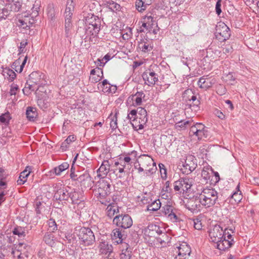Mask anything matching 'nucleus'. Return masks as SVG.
<instances>
[{
	"label": "nucleus",
	"mask_w": 259,
	"mask_h": 259,
	"mask_svg": "<svg viewBox=\"0 0 259 259\" xmlns=\"http://www.w3.org/2000/svg\"><path fill=\"white\" fill-rule=\"evenodd\" d=\"M111 180L108 178L100 179L97 183L94 190L95 195L104 205H107L110 199L107 197L111 193Z\"/></svg>",
	"instance_id": "1"
},
{
	"label": "nucleus",
	"mask_w": 259,
	"mask_h": 259,
	"mask_svg": "<svg viewBox=\"0 0 259 259\" xmlns=\"http://www.w3.org/2000/svg\"><path fill=\"white\" fill-rule=\"evenodd\" d=\"M202 205L206 207L212 206L215 204H220L221 198L214 189L205 188L199 195Z\"/></svg>",
	"instance_id": "2"
},
{
	"label": "nucleus",
	"mask_w": 259,
	"mask_h": 259,
	"mask_svg": "<svg viewBox=\"0 0 259 259\" xmlns=\"http://www.w3.org/2000/svg\"><path fill=\"white\" fill-rule=\"evenodd\" d=\"M75 233L85 246L92 245L95 242V235L90 228L76 227Z\"/></svg>",
	"instance_id": "3"
},
{
	"label": "nucleus",
	"mask_w": 259,
	"mask_h": 259,
	"mask_svg": "<svg viewBox=\"0 0 259 259\" xmlns=\"http://www.w3.org/2000/svg\"><path fill=\"white\" fill-rule=\"evenodd\" d=\"M85 24L88 27L86 29L87 33L90 31L92 35H95L98 34L101 26V21L98 17L92 14H88L85 17Z\"/></svg>",
	"instance_id": "4"
},
{
	"label": "nucleus",
	"mask_w": 259,
	"mask_h": 259,
	"mask_svg": "<svg viewBox=\"0 0 259 259\" xmlns=\"http://www.w3.org/2000/svg\"><path fill=\"white\" fill-rule=\"evenodd\" d=\"M113 224L118 227L126 229L133 225V220L127 214H119L113 218Z\"/></svg>",
	"instance_id": "5"
},
{
	"label": "nucleus",
	"mask_w": 259,
	"mask_h": 259,
	"mask_svg": "<svg viewBox=\"0 0 259 259\" xmlns=\"http://www.w3.org/2000/svg\"><path fill=\"white\" fill-rule=\"evenodd\" d=\"M193 183V180L192 178H189L188 177L181 178L178 181L175 182L174 190L176 191L181 190L183 193H186L190 189Z\"/></svg>",
	"instance_id": "6"
},
{
	"label": "nucleus",
	"mask_w": 259,
	"mask_h": 259,
	"mask_svg": "<svg viewBox=\"0 0 259 259\" xmlns=\"http://www.w3.org/2000/svg\"><path fill=\"white\" fill-rule=\"evenodd\" d=\"M230 31L229 28L225 23H222L216 27L215 37L221 42L224 41L230 37Z\"/></svg>",
	"instance_id": "7"
},
{
	"label": "nucleus",
	"mask_w": 259,
	"mask_h": 259,
	"mask_svg": "<svg viewBox=\"0 0 259 259\" xmlns=\"http://www.w3.org/2000/svg\"><path fill=\"white\" fill-rule=\"evenodd\" d=\"M202 205V202L200 200V196L193 197L189 199L185 204L187 209L193 213H196L199 211Z\"/></svg>",
	"instance_id": "8"
},
{
	"label": "nucleus",
	"mask_w": 259,
	"mask_h": 259,
	"mask_svg": "<svg viewBox=\"0 0 259 259\" xmlns=\"http://www.w3.org/2000/svg\"><path fill=\"white\" fill-rule=\"evenodd\" d=\"M161 211L164 215L167 217L172 222L180 221V219L175 212L176 209L171 205H165L162 207Z\"/></svg>",
	"instance_id": "9"
},
{
	"label": "nucleus",
	"mask_w": 259,
	"mask_h": 259,
	"mask_svg": "<svg viewBox=\"0 0 259 259\" xmlns=\"http://www.w3.org/2000/svg\"><path fill=\"white\" fill-rule=\"evenodd\" d=\"M45 75L38 71L32 72L29 75V81L30 83L38 85V87H40L43 84H46L47 81L44 79Z\"/></svg>",
	"instance_id": "10"
},
{
	"label": "nucleus",
	"mask_w": 259,
	"mask_h": 259,
	"mask_svg": "<svg viewBox=\"0 0 259 259\" xmlns=\"http://www.w3.org/2000/svg\"><path fill=\"white\" fill-rule=\"evenodd\" d=\"M223 228L220 226L216 225L213 229L209 232V237L212 242L218 243L222 238Z\"/></svg>",
	"instance_id": "11"
},
{
	"label": "nucleus",
	"mask_w": 259,
	"mask_h": 259,
	"mask_svg": "<svg viewBox=\"0 0 259 259\" xmlns=\"http://www.w3.org/2000/svg\"><path fill=\"white\" fill-rule=\"evenodd\" d=\"M138 120L139 130L144 128V125L148 121L147 114L146 109L142 107L138 108Z\"/></svg>",
	"instance_id": "12"
},
{
	"label": "nucleus",
	"mask_w": 259,
	"mask_h": 259,
	"mask_svg": "<svg viewBox=\"0 0 259 259\" xmlns=\"http://www.w3.org/2000/svg\"><path fill=\"white\" fill-rule=\"evenodd\" d=\"M69 193L67 189L65 188H61L57 190L55 192L54 198L56 200L64 201V203H66V201L69 199Z\"/></svg>",
	"instance_id": "13"
},
{
	"label": "nucleus",
	"mask_w": 259,
	"mask_h": 259,
	"mask_svg": "<svg viewBox=\"0 0 259 259\" xmlns=\"http://www.w3.org/2000/svg\"><path fill=\"white\" fill-rule=\"evenodd\" d=\"M142 77L145 80V82L149 86L155 84L158 81L157 75L153 71H146L143 73Z\"/></svg>",
	"instance_id": "14"
},
{
	"label": "nucleus",
	"mask_w": 259,
	"mask_h": 259,
	"mask_svg": "<svg viewBox=\"0 0 259 259\" xmlns=\"http://www.w3.org/2000/svg\"><path fill=\"white\" fill-rule=\"evenodd\" d=\"M69 199L71 201L72 204H80L81 203H83L84 197L82 192L74 190L70 192ZM82 204H83V203Z\"/></svg>",
	"instance_id": "15"
},
{
	"label": "nucleus",
	"mask_w": 259,
	"mask_h": 259,
	"mask_svg": "<svg viewBox=\"0 0 259 259\" xmlns=\"http://www.w3.org/2000/svg\"><path fill=\"white\" fill-rule=\"evenodd\" d=\"M78 182L80 183L81 186L87 188L92 187L93 180L89 172L85 171L83 174L80 175Z\"/></svg>",
	"instance_id": "16"
},
{
	"label": "nucleus",
	"mask_w": 259,
	"mask_h": 259,
	"mask_svg": "<svg viewBox=\"0 0 259 259\" xmlns=\"http://www.w3.org/2000/svg\"><path fill=\"white\" fill-rule=\"evenodd\" d=\"M234 243L233 239L229 240L226 239V237L224 236L217 243V247L220 250L225 251L230 248Z\"/></svg>",
	"instance_id": "17"
},
{
	"label": "nucleus",
	"mask_w": 259,
	"mask_h": 259,
	"mask_svg": "<svg viewBox=\"0 0 259 259\" xmlns=\"http://www.w3.org/2000/svg\"><path fill=\"white\" fill-rule=\"evenodd\" d=\"M3 1L5 4L7 9H10L11 11L18 12L21 8V3L18 1L3 0Z\"/></svg>",
	"instance_id": "18"
},
{
	"label": "nucleus",
	"mask_w": 259,
	"mask_h": 259,
	"mask_svg": "<svg viewBox=\"0 0 259 259\" xmlns=\"http://www.w3.org/2000/svg\"><path fill=\"white\" fill-rule=\"evenodd\" d=\"M112 240L117 244L122 243L123 240L124 235L122 233L121 230L119 228H115L112 231L111 234Z\"/></svg>",
	"instance_id": "19"
},
{
	"label": "nucleus",
	"mask_w": 259,
	"mask_h": 259,
	"mask_svg": "<svg viewBox=\"0 0 259 259\" xmlns=\"http://www.w3.org/2000/svg\"><path fill=\"white\" fill-rule=\"evenodd\" d=\"M109 170L110 164L108 160H104L97 170L98 176L99 177H105L109 172Z\"/></svg>",
	"instance_id": "20"
},
{
	"label": "nucleus",
	"mask_w": 259,
	"mask_h": 259,
	"mask_svg": "<svg viewBox=\"0 0 259 259\" xmlns=\"http://www.w3.org/2000/svg\"><path fill=\"white\" fill-rule=\"evenodd\" d=\"M177 248L178 249V255L182 256V257H184L186 255H190L191 253V248L186 242H183V243L180 244Z\"/></svg>",
	"instance_id": "21"
},
{
	"label": "nucleus",
	"mask_w": 259,
	"mask_h": 259,
	"mask_svg": "<svg viewBox=\"0 0 259 259\" xmlns=\"http://www.w3.org/2000/svg\"><path fill=\"white\" fill-rule=\"evenodd\" d=\"M107 207L106 208L107 216L111 219L115 214L119 213L118 207L115 203H108Z\"/></svg>",
	"instance_id": "22"
},
{
	"label": "nucleus",
	"mask_w": 259,
	"mask_h": 259,
	"mask_svg": "<svg viewBox=\"0 0 259 259\" xmlns=\"http://www.w3.org/2000/svg\"><path fill=\"white\" fill-rule=\"evenodd\" d=\"M213 170L211 167L209 166L204 167L201 172V176L205 180L207 181H207L209 180V182L212 183V179L210 178L213 177Z\"/></svg>",
	"instance_id": "23"
},
{
	"label": "nucleus",
	"mask_w": 259,
	"mask_h": 259,
	"mask_svg": "<svg viewBox=\"0 0 259 259\" xmlns=\"http://www.w3.org/2000/svg\"><path fill=\"white\" fill-rule=\"evenodd\" d=\"M69 165L67 162H63L58 166L54 167L53 169L49 171L50 176L52 174H55L57 176H59L62 172L69 168Z\"/></svg>",
	"instance_id": "24"
},
{
	"label": "nucleus",
	"mask_w": 259,
	"mask_h": 259,
	"mask_svg": "<svg viewBox=\"0 0 259 259\" xmlns=\"http://www.w3.org/2000/svg\"><path fill=\"white\" fill-rule=\"evenodd\" d=\"M145 97V94L143 92H137L135 95H133L132 100L134 106H139L142 104V99Z\"/></svg>",
	"instance_id": "25"
},
{
	"label": "nucleus",
	"mask_w": 259,
	"mask_h": 259,
	"mask_svg": "<svg viewBox=\"0 0 259 259\" xmlns=\"http://www.w3.org/2000/svg\"><path fill=\"white\" fill-rule=\"evenodd\" d=\"M185 162L188 165L189 169L193 171L195 169L197 166L196 159L192 155L188 156L185 160Z\"/></svg>",
	"instance_id": "26"
},
{
	"label": "nucleus",
	"mask_w": 259,
	"mask_h": 259,
	"mask_svg": "<svg viewBox=\"0 0 259 259\" xmlns=\"http://www.w3.org/2000/svg\"><path fill=\"white\" fill-rule=\"evenodd\" d=\"M26 115L29 121H34L37 116L36 109L32 107H28L26 111Z\"/></svg>",
	"instance_id": "27"
},
{
	"label": "nucleus",
	"mask_w": 259,
	"mask_h": 259,
	"mask_svg": "<svg viewBox=\"0 0 259 259\" xmlns=\"http://www.w3.org/2000/svg\"><path fill=\"white\" fill-rule=\"evenodd\" d=\"M12 119V116L9 112L7 111L5 113H3L0 115V125H4L8 126L10 120Z\"/></svg>",
	"instance_id": "28"
},
{
	"label": "nucleus",
	"mask_w": 259,
	"mask_h": 259,
	"mask_svg": "<svg viewBox=\"0 0 259 259\" xmlns=\"http://www.w3.org/2000/svg\"><path fill=\"white\" fill-rule=\"evenodd\" d=\"M183 95V98L186 101H192V102H194L197 97V96L192 89L185 90Z\"/></svg>",
	"instance_id": "29"
},
{
	"label": "nucleus",
	"mask_w": 259,
	"mask_h": 259,
	"mask_svg": "<svg viewBox=\"0 0 259 259\" xmlns=\"http://www.w3.org/2000/svg\"><path fill=\"white\" fill-rule=\"evenodd\" d=\"M12 232L14 235H18L20 238H24L26 236L28 231L25 228L17 226L13 229Z\"/></svg>",
	"instance_id": "30"
},
{
	"label": "nucleus",
	"mask_w": 259,
	"mask_h": 259,
	"mask_svg": "<svg viewBox=\"0 0 259 259\" xmlns=\"http://www.w3.org/2000/svg\"><path fill=\"white\" fill-rule=\"evenodd\" d=\"M145 21H146L147 23V30L151 32V31H152V29L155 27L156 25L157 24V23L154 20V18L153 17H152L151 15H146L145 17L144 18Z\"/></svg>",
	"instance_id": "31"
},
{
	"label": "nucleus",
	"mask_w": 259,
	"mask_h": 259,
	"mask_svg": "<svg viewBox=\"0 0 259 259\" xmlns=\"http://www.w3.org/2000/svg\"><path fill=\"white\" fill-rule=\"evenodd\" d=\"M161 205V203L159 199L155 200L147 205V209L149 211H157L160 209Z\"/></svg>",
	"instance_id": "32"
},
{
	"label": "nucleus",
	"mask_w": 259,
	"mask_h": 259,
	"mask_svg": "<svg viewBox=\"0 0 259 259\" xmlns=\"http://www.w3.org/2000/svg\"><path fill=\"white\" fill-rule=\"evenodd\" d=\"M44 241L51 247L55 245V237L50 232H47L45 234L44 237Z\"/></svg>",
	"instance_id": "33"
},
{
	"label": "nucleus",
	"mask_w": 259,
	"mask_h": 259,
	"mask_svg": "<svg viewBox=\"0 0 259 259\" xmlns=\"http://www.w3.org/2000/svg\"><path fill=\"white\" fill-rule=\"evenodd\" d=\"M75 231L73 233L72 230H68L65 233L64 239L66 240L69 244H73L76 240Z\"/></svg>",
	"instance_id": "34"
},
{
	"label": "nucleus",
	"mask_w": 259,
	"mask_h": 259,
	"mask_svg": "<svg viewBox=\"0 0 259 259\" xmlns=\"http://www.w3.org/2000/svg\"><path fill=\"white\" fill-rule=\"evenodd\" d=\"M191 122L190 120H182L176 123L175 126L178 130H185L188 126L191 125Z\"/></svg>",
	"instance_id": "35"
},
{
	"label": "nucleus",
	"mask_w": 259,
	"mask_h": 259,
	"mask_svg": "<svg viewBox=\"0 0 259 259\" xmlns=\"http://www.w3.org/2000/svg\"><path fill=\"white\" fill-rule=\"evenodd\" d=\"M242 195L241 192L239 190V184L236 188V191L234 192L231 196V198L234 199L235 202L239 203L242 199Z\"/></svg>",
	"instance_id": "36"
},
{
	"label": "nucleus",
	"mask_w": 259,
	"mask_h": 259,
	"mask_svg": "<svg viewBox=\"0 0 259 259\" xmlns=\"http://www.w3.org/2000/svg\"><path fill=\"white\" fill-rule=\"evenodd\" d=\"M29 174L30 171L26 169L21 172L19 176V179L17 180L18 185H21L24 184L26 182L27 180L26 178Z\"/></svg>",
	"instance_id": "37"
},
{
	"label": "nucleus",
	"mask_w": 259,
	"mask_h": 259,
	"mask_svg": "<svg viewBox=\"0 0 259 259\" xmlns=\"http://www.w3.org/2000/svg\"><path fill=\"white\" fill-rule=\"evenodd\" d=\"M4 75L10 81H13L16 77V73L11 69L6 68L4 70Z\"/></svg>",
	"instance_id": "38"
},
{
	"label": "nucleus",
	"mask_w": 259,
	"mask_h": 259,
	"mask_svg": "<svg viewBox=\"0 0 259 259\" xmlns=\"http://www.w3.org/2000/svg\"><path fill=\"white\" fill-rule=\"evenodd\" d=\"M108 119L110 121V125L112 130H114L117 128V113L114 115L111 114Z\"/></svg>",
	"instance_id": "39"
},
{
	"label": "nucleus",
	"mask_w": 259,
	"mask_h": 259,
	"mask_svg": "<svg viewBox=\"0 0 259 259\" xmlns=\"http://www.w3.org/2000/svg\"><path fill=\"white\" fill-rule=\"evenodd\" d=\"M197 84L200 88L205 90H206L211 87L210 82L207 81L206 79L204 76H202L199 78Z\"/></svg>",
	"instance_id": "40"
},
{
	"label": "nucleus",
	"mask_w": 259,
	"mask_h": 259,
	"mask_svg": "<svg viewBox=\"0 0 259 259\" xmlns=\"http://www.w3.org/2000/svg\"><path fill=\"white\" fill-rule=\"evenodd\" d=\"M7 177L4 174H0V191H6L8 188Z\"/></svg>",
	"instance_id": "41"
},
{
	"label": "nucleus",
	"mask_w": 259,
	"mask_h": 259,
	"mask_svg": "<svg viewBox=\"0 0 259 259\" xmlns=\"http://www.w3.org/2000/svg\"><path fill=\"white\" fill-rule=\"evenodd\" d=\"M40 88L38 87L36 89L34 88L33 84H29L28 81L26 83L25 88L23 89L24 94L29 95L32 91H37Z\"/></svg>",
	"instance_id": "42"
},
{
	"label": "nucleus",
	"mask_w": 259,
	"mask_h": 259,
	"mask_svg": "<svg viewBox=\"0 0 259 259\" xmlns=\"http://www.w3.org/2000/svg\"><path fill=\"white\" fill-rule=\"evenodd\" d=\"M140 161L143 165L144 163L147 164V166L149 165L151 163H152V165L153 167L156 166L155 163L153 162V159L150 157L146 155H142V157H140Z\"/></svg>",
	"instance_id": "43"
},
{
	"label": "nucleus",
	"mask_w": 259,
	"mask_h": 259,
	"mask_svg": "<svg viewBox=\"0 0 259 259\" xmlns=\"http://www.w3.org/2000/svg\"><path fill=\"white\" fill-rule=\"evenodd\" d=\"M158 230V226L154 224H150L148 225L145 232L151 235H154V233Z\"/></svg>",
	"instance_id": "44"
},
{
	"label": "nucleus",
	"mask_w": 259,
	"mask_h": 259,
	"mask_svg": "<svg viewBox=\"0 0 259 259\" xmlns=\"http://www.w3.org/2000/svg\"><path fill=\"white\" fill-rule=\"evenodd\" d=\"M132 256V250L122 249L120 254V259H131Z\"/></svg>",
	"instance_id": "45"
},
{
	"label": "nucleus",
	"mask_w": 259,
	"mask_h": 259,
	"mask_svg": "<svg viewBox=\"0 0 259 259\" xmlns=\"http://www.w3.org/2000/svg\"><path fill=\"white\" fill-rule=\"evenodd\" d=\"M182 165H181L180 163L179 164V167H180V170L183 174L188 175L193 171L191 169H189L188 165H187L185 162L182 161Z\"/></svg>",
	"instance_id": "46"
},
{
	"label": "nucleus",
	"mask_w": 259,
	"mask_h": 259,
	"mask_svg": "<svg viewBox=\"0 0 259 259\" xmlns=\"http://www.w3.org/2000/svg\"><path fill=\"white\" fill-rule=\"evenodd\" d=\"M48 230L50 231V232H54L57 230V225L55 220L53 219H50L48 221Z\"/></svg>",
	"instance_id": "47"
},
{
	"label": "nucleus",
	"mask_w": 259,
	"mask_h": 259,
	"mask_svg": "<svg viewBox=\"0 0 259 259\" xmlns=\"http://www.w3.org/2000/svg\"><path fill=\"white\" fill-rule=\"evenodd\" d=\"M107 6L108 7L109 9L113 12L118 10L120 8V5L113 1L107 2Z\"/></svg>",
	"instance_id": "48"
},
{
	"label": "nucleus",
	"mask_w": 259,
	"mask_h": 259,
	"mask_svg": "<svg viewBox=\"0 0 259 259\" xmlns=\"http://www.w3.org/2000/svg\"><path fill=\"white\" fill-rule=\"evenodd\" d=\"M40 7V0H36L32 8V13L34 15L36 16L38 14V11Z\"/></svg>",
	"instance_id": "49"
},
{
	"label": "nucleus",
	"mask_w": 259,
	"mask_h": 259,
	"mask_svg": "<svg viewBox=\"0 0 259 259\" xmlns=\"http://www.w3.org/2000/svg\"><path fill=\"white\" fill-rule=\"evenodd\" d=\"M136 7L138 11L142 12L146 9V5L142 0H138L136 2Z\"/></svg>",
	"instance_id": "50"
},
{
	"label": "nucleus",
	"mask_w": 259,
	"mask_h": 259,
	"mask_svg": "<svg viewBox=\"0 0 259 259\" xmlns=\"http://www.w3.org/2000/svg\"><path fill=\"white\" fill-rule=\"evenodd\" d=\"M198 140H201L203 137L206 138L207 136V131L205 130L198 131L195 135Z\"/></svg>",
	"instance_id": "51"
},
{
	"label": "nucleus",
	"mask_w": 259,
	"mask_h": 259,
	"mask_svg": "<svg viewBox=\"0 0 259 259\" xmlns=\"http://www.w3.org/2000/svg\"><path fill=\"white\" fill-rule=\"evenodd\" d=\"M103 247H105V253L106 254L108 253H111L112 251V245L108 244L107 242H102V245L101 248L102 249Z\"/></svg>",
	"instance_id": "52"
},
{
	"label": "nucleus",
	"mask_w": 259,
	"mask_h": 259,
	"mask_svg": "<svg viewBox=\"0 0 259 259\" xmlns=\"http://www.w3.org/2000/svg\"><path fill=\"white\" fill-rule=\"evenodd\" d=\"M19 90L18 86L14 83L12 84L11 85V89L9 94L11 96L16 95L17 91Z\"/></svg>",
	"instance_id": "53"
},
{
	"label": "nucleus",
	"mask_w": 259,
	"mask_h": 259,
	"mask_svg": "<svg viewBox=\"0 0 259 259\" xmlns=\"http://www.w3.org/2000/svg\"><path fill=\"white\" fill-rule=\"evenodd\" d=\"M131 117L132 118L133 122H136L138 121V109L137 110L133 109L130 112Z\"/></svg>",
	"instance_id": "54"
},
{
	"label": "nucleus",
	"mask_w": 259,
	"mask_h": 259,
	"mask_svg": "<svg viewBox=\"0 0 259 259\" xmlns=\"http://www.w3.org/2000/svg\"><path fill=\"white\" fill-rule=\"evenodd\" d=\"M72 27V23H66L65 22V31L66 36L67 37L69 36L70 33V30Z\"/></svg>",
	"instance_id": "55"
},
{
	"label": "nucleus",
	"mask_w": 259,
	"mask_h": 259,
	"mask_svg": "<svg viewBox=\"0 0 259 259\" xmlns=\"http://www.w3.org/2000/svg\"><path fill=\"white\" fill-rule=\"evenodd\" d=\"M74 11H73L72 9H70V8L69 9H65V11L64 12L65 18H68V19H72Z\"/></svg>",
	"instance_id": "56"
},
{
	"label": "nucleus",
	"mask_w": 259,
	"mask_h": 259,
	"mask_svg": "<svg viewBox=\"0 0 259 259\" xmlns=\"http://www.w3.org/2000/svg\"><path fill=\"white\" fill-rule=\"evenodd\" d=\"M27 247L28 246L26 245V244L24 243H19L16 245V248L18 251L22 252L26 250V247Z\"/></svg>",
	"instance_id": "57"
},
{
	"label": "nucleus",
	"mask_w": 259,
	"mask_h": 259,
	"mask_svg": "<svg viewBox=\"0 0 259 259\" xmlns=\"http://www.w3.org/2000/svg\"><path fill=\"white\" fill-rule=\"evenodd\" d=\"M80 175L79 171H76L75 172H70V177L73 181L78 182V179L80 178Z\"/></svg>",
	"instance_id": "58"
},
{
	"label": "nucleus",
	"mask_w": 259,
	"mask_h": 259,
	"mask_svg": "<svg viewBox=\"0 0 259 259\" xmlns=\"http://www.w3.org/2000/svg\"><path fill=\"white\" fill-rule=\"evenodd\" d=\"M103 74H102V76H100L99 74H97L96 76L94 75L90 77V79L92 82L97 83L101 80Z\"/></svg>",
	"instance_id": "59"
},
{
	"label": "nucleus",
	"mask_w": 259,
	"mask_h": 259,
	"mask_svg": "<svg viewBox=\"0 0 259 259\" xmlns=\"http://www.w3.org/2000/svg\"><path fill=\"white\" fill-rule=\"evenodd\" d=\"M216 14L219 16L222 13L221 10V0H218L215 7Z\"/></svg>",
	"instance_id": "60"
},
{
	"label": "nucleus",
	"mask_w": 259,
	"mask_h": 259,
	"mask_svg": "<svg viewBox=\"0 0 259 259\" xmlns=\"http://www.w3.org/2000/svg\"><path fill=\"white\" fill-rule=\"evenodd\" d=\"M27 44L26 40H24L20 42V46L19 47V54L24 52V49Z\"/></svg>",
	"instance_id": "61"
},
{
	"label": "nucleus",
	"mask_w": 259,
	"mask_h": 259,
	"mask_svg": "<svg viewBox=\"0 0 259 259\" xmlns=\"http://www.w3.org/2000/svg\"><path fill=\"white\" fill-rule=\"evenodd\" d=\"M194 227L195 229L200 230L202 229V224L199 219H196L194 220Z\"/></svg>",
	"instance_id": "62"
},
{
	"label": "nucleus",
	"mask_w": 259,
	"mask_h": 259,
	"mask_svg": "<svg viewBox=\"0 0 259 259\" xmlns=\"http://www.w3.org/2000/svg\"><path fill=\"white\" fill-rule=\"evenodd\" d=\"M151 201L152 199H151L150 197L148 196H143L140 200L141 203H142L143 204H149Z\"/></svg>",
	"instance_id": "63"
},
{
	"label": "nucleus",
	"mask_w": 259,
	"mask_h": 259,
	"mask_svg": "<svg viewBox=\"0 0 259 259\" xmlns=\"http://www.w3.org/2000/svg\"><path fill=\"white\" fill-rule=\"evenodd\" d=\"M37 104L41 108H47L48 107V104L47 103H45V101L42 99H40L37 100Z\"/></svg>",
	"instance_id": "64"
}]
</instances>
